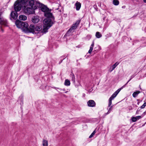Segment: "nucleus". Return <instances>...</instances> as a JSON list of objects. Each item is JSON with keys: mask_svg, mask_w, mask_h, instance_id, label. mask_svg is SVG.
Here are the masks:
<instances>
[{"mask_svg": "<svg viewBox=\"0 0 146 146\" xmlns=\"http://www.w3.org/2000/svg\"><path fill=\"white\" fill-rule=\"evenodd\" d=\"M15 25L17 27L19 28H21L25 33H34V29L35 26L33 24L30 25L29 27L28 24L20 20L17 19L15 22Z\"/></svg>", "mask_w": 146, "mask_h": 146, "instance_id": "f257e3e1", "label": "nucleus"}, {"mask_svg": "<svg viewBox=\"0 0 146 146\" xmlns=\"http://www.w3.org/2000/svg\"><path fill=\"white\" fill-rule=\"evenodd\" d=\"M44 17L45 18L43 21V31H45V32H48V30L55 23L56 21L53 14Z\"/></svg>", "mask_w": 146, "mask_h": 146, "instance_id": "f03ea898", "label": "nucleus"}, {"mask_svg": "<svg viewBox=\"0 0 146 146\" xmlns=\"http://www.w3.org/2000/svg\"><path fill=\"white\" fill-rule=\"evenodd\" d=\"M36 6L40 8V10L44 12V16L52 14L51 13L52 10L49 9L46 5L41 4L39 2H36Z\"/></svg>", "mask_w": 146, "mask_h": 146, "instance_id": "7ed1b4c3", "label": "nucleus"}, {"mask_svg": "<svg viewBox=\"0 0 146 146\" xmlns=\"http://www.w3.org/2000/svg\"><path fill=\"white\" fill-rule=\"evenodd\" d=\"M35 27V28H33L34 29V33L33 34H36L38 38L43 35L44 34H45L47 32H45V31L44 30V28L42 29V25L38 24V25H35L33 24Z\"/></svg>", "mask_w": 146, "mask_h": 146, "instance_id": "20e7f679", "label": "nucleus"}, {"mask_svg": "<svg viewBox=\"0 0 146 146\" xmlns=\"http://www.w3.org/2000/svg\"><path fill=\"white\" fill-rule=\"evenodd\" d=\"M28 0H17L15 2L14 6H16L18 10H21L22 7L25 8L28 6Z\"/></svg>", "mask_w": 146, "mask_h": 146, "instance_id": "39448f33", "label": "nucleus"}, {"mask_svg": "<svg viewBox=\"0 0 146 146\" xmlns=\"http://www.w3.org/2000/svg\"><path fill=\"white\" fill-rule=\"evenodd\" d=\"M14 11H12L10 15L9 18L11 21L17 20L18 16L17 12L20 10H18V8L16 6H14Z\"/></svg>", "mask_w": 146, "mask_h": 146, "instance_id": "423d86ee", "label": "nucleus"}, {"mask_svg": "<svg viewBox=\"0 0 146 146\" xmlns=\"http://www.w3.org/2000/svg\"><path fill=\"white\" fill-rule=\"evenodd\" d=\"M37 9L36 5L35 6H34V7H25L24 10L25 13L28 14H33L35 12L34 10Z\"/></svg>", "mask_w": 146, "mask_h": 146, "instance_id": "0eeeda50", "label": "nucleus"}, {"mask_svg": "<svg viewBox=\"0 0 146 146\" xmlns=\"http://www.w3.org/2000/svg\"><path fill=\"white\" fill-rule=\"evenodd\" d=\"M81 21V19L77 20L75 23L73 24L71 27L69 29V31H71L72 32H74V31L78 27V25L80 23Z\"/></svg>", "mask_w": 146, "mask_h": 146, "instance_id": "6e6552de", "label": "nucleus"}, {"mask_svg": "<svg viewBox=\"0 0 146 146\" xmlns=\"http://www.w3.org/2000/svg\"><path fill=\"white\" fill-rule=\"evenodd\" d=\"M88 106L90 107H94L96 105V103L93 100H90L87 102Z\"/></svg>", "mask_w": 146, "mask_h": 146, "instance_id": "1a4fd4ad", "label": "nucleus"}, {"mask_svg": "<svg viewBox=\"0 0 146 146\" xmlns=\"http://www.w3.org/2000/svg\"><path fill=\"white\" fill-rule=\"evenodd\" d=\"M39 21V17L38 16H34L33 17L32 19V22L34 23H35L34 24L35 25H36L35 23H38Z\"/></svg>", "mask_w": 146, "mask_h": 146, "instance_id": "9d476101", "label": "nucleus"}, {"mask_svg": "<svg viewBox=\"0 0 146 146\" xmlns=\"http://www.w3.org/2000/svg\"><path fill=\"white\" fill-rule=\"evenodd\" d=\"M36 2H38L37 1H36L35 3ZM35 1L34 0H28V5H29L31 7H33V5L34 6H35L36 3H35Z\"/></svg>", "mask_w": 146, "mask_h": 146, "instance_id": "9b49d317", "label": "nucleus"}, {"mask_svg": "<svg viewBox=\"0 0 146 146\" xmlns=\"http://www.w3.org/2000/svg\"><path fill=\"white\" fill-rule=\"evenodd\" d=\"M75 6L76 7V9L77 11H79L81 7V4L80 2L77 1L75 4Z\"/></svg>", "mask_w": 146, "mask_h": 146, "instance_id": "f8f14e48", "label": "nucleus"}, {"mask_svg": "<svg viewBox=\"0 0 146 146\" xmlns=\"http://www.w3.org/2000/svg\"><path fill=\"white\" fill-rule=\"evenodd\" d=\"M119 64V62H117L113 64L112 66L110 68V72H112L114 69Z\"/></svg>", "mask_w": 146, "mask_h": 146, "instance_id": "ddd939ff", "label": "nucleus"}, {"mask_svg": "<svg viewBox=\"0 0 146 146\" xmlns=\"http://www.w3.org/2000/svg\"><path fill=\"white\" fill-rule=\"evenodd\" d=\"M120 91V90H117L113 93L110 97L113 99L117 96Z\"/></svg>", "mask_w": 146, "mask_h": 146, "instance_id": "4468645a", "label": "nucleus"}, {"mask_svg": "<svg viewBox=\"0 0 146 146\" xmlns=\"http://www.w3.org/2000/svg\"><path fill=\"white\" fill-rule=\"evenodd\" d=\"M19 18L20 20L25 21L27 19V17L25 15H21L19 16Z\"/></svg>", "mask_w": 146, "mask_h": 146, "instance_id": "2eb2a0df", "label": "nucleus"}, {"mask_svg": "<svg viewBox=\"0 0 146 146\" xmlns=\"http://www.w3.org/2000/svg\"><path fill=\"white\" fill-rule=\"evenodd\" d=\"M94 45V41H93L92 43L90 46V49L88 51V52L89 54H91V53L92 52V51L93 49V48Z\"/></svg>", "mask_w": 146, "mask_h": 146, "instance_id": "dca6fc26", "label": "nucleus"}, {"mask_svg": "<svg viewBox=\"0 0 146 146\" xmlns=\"http://www.w3.org/2000/svg\"><path fill=\"white\" fill-rule=\"evenodd\" d=\"M73 32H72L71 31H69V29L68 31L64 35V36H69L72 35V33Z\"/></svg>", "mask_w": 146, "mask_h": 146, "instance_id": "f3484780", "label": "nucleus"}, {"mask_svg": "<svg viewBox=\"0 0 146 146\" xmlns=\"http://www.w3.org/2000/svg\"><path fill=\"white\" fill-rule=\"evenodd\" d=\"M141 93V92L140 91H137L136 92H135L132 95L133 97L135 98L140 93Z\"/></svg>", "mask_w": 146, "mask_h": 146, "instance_id": "a211bd4d", "label": "nucleus"}, {"mask_svg": "<svg viewBox=\"0 0 146 146\" xmlns=\"http://www.w3.org/2000/svg\"><path fill=\"white\" fill-rule=\"evenodd\" d=\"M70 81L68 79H66L65 80L64 84L66 86H69L70 85Z\"/></svg>", "mask_w": 146, "mask_h": 146, "instance_id": "6ab92c4d", "label": "nucleus"}, {"mask_svg": "<svg viewBox=\"0 0 146 146\" xmlns=\"http://www.w3.org/2000/svg\"><path fill=\"white\" fill-rule=\"evenodd\" d=\"M96 36L97 38H100L102 36V35L99 32H97L96 33Z\"/></svg>", "mask_w": 146, "mask_h": 146, "instance_id": "aec40b11", "label": "nucleus"}, {"mask_svg": "<svg viewBox=\"0 0 146 146\" xmlns=\"http://www.w3.org/2000/svg\"><path fill=\"white\" fill-rule=\"evenodd\" d=\"M113 4L115 5H117L119 3V2L118 0H113Z\"/></svg>", "mask_w": 146, "mask_h": 146, "instance_id": "412c9836", "label": "nucleus"}, {"mask_svg": "<svg viewBox=\"0 0 146 146\" xmlns=\"http://www.w3.org/2000/svg\"><path fill=\"white\" fill-rule=\"evenodd\" d=\"M1 22H2V24L5 26H7L8 24L7 21L6 20H3L2 21L1 19Z\"/></svg>", "mask_w": 146, "mask_h": 146, "instance_id": "4be33fe9", "label": "nucleus"}, {"mask_svg": "<svg viewBox=\"0 0 146 146\" xmlns=\"http://www.w3.org/2000/svg\"><path fill=\"white\" fill-rule=\"evenodd\" d=\"M43 145L47 146L48 145V142L47 140L43 139Z\"/></svg>", "mask_w": 146, "mask_h": 146, "instance_id": "5701e85b", "label": "nucleus"}, {"mask_svg": "<svg viewBox=\"0 0 146 146\" xmlns=\"http://www.w3.org/2000/svg\"><path fill=\"white\" fill-rule=\"evenodd\" d=\"M70 75L72 76V81L73 82H75V76H74V74H73V73H71Z\"/></svg>", "mask_w": 146, "mask_h": 146, "instance_id": "b1692460", "label": "nucleus"}, {"mask_svg": "<svg viewBox=\"0 0 146 146\" xmlns=\"http://www.w3.org/2000/svg\"><path fill=\"white\" fill-rule=\"evenodd\" d=\"M113 99L110 97L109 99L108 106L110 107L112 104V100Z\"/></svg>", "mask_w": 146, "mask_h": 146, "instance_id": "393cba45", "label": "nucleus"}, {"mask_svg": "<svg viewBox=\"0 0 146 146\" xmlns=\"http://www.w3.org/2000/svg\"><path fill=\"white\" fill-rule=\"evenodd\" d=\"M96 133V129L93 131V132L92 133L91 135L89 136V138H91L93 137L94 135Z\"/></svg>", "mask_w": 146, "mask_h": 146, "instance_id": "a878e982", "label": "nucleus"}, {"mask_svg": "<svg viewBox=\"0 0 146 146\" xmlns=\"http://www.w3.org/2000/svg\"><path fill=\"white\" fill-rule=\"evenodd\" d=\"M23 96L21 95L19 97L18 100L20 101V102H22L23 101Z\"/></svg>", "mask_w": 146, "mask_h": 146, "instance_id": "bb28decb", "label": "nucleus"}, {"mask_svg": "<svg viewBox=\"0 0 146 146\" xmlns=\"http://www.w3.org/2000/svg\"><path fill=\"white\" fill-rule=\"evenodd\" d=\"M112 33H110L107 34L106 35V39H107V38H108L109 37H110L112 36Z\"/></svg>", "mask_w": 146, "mask_h": 146, "instance_id": "cd10ccee", "label": "nucleus"}, {"mask_svg": "<svg viewBox=\"0 0 146 146\" xmlns=\"http://www.w3.org/2000/svg\"><path fill=\"white\" fill-rule=\"evenodd\" d=\"M131 120L133 122H135L137 121L136 117H132Z\"/></svg>", "mask_w": 146, "mask_h": 146, "instance_id": "c85d7f7f", "label": "nucleus"}, {"mask_svg": "<svg viewBox=\"0 0 146 146\" xmlns=\"http://www.w3.org/2000/svg\"><path fill=\"white\" fill-rule=\"evenodd\" d=\"M68 54H65L63 56H61L60 58V59H61V58H63L64 57H67L68 56Z\"/></svg>", "mask_w": 146, "mask_h": 146, "instance_id": "c756f323", "label": "nucleus"}, {"mask_svg": "<svg viewBox=\"0 0 146 146\" xmlns=\"http://www.w3.org/2000/svg\"><path fill=\"white\" fill-rule=\"evenodd\" d=\"M143 117L142 116H138L136 117V119L137 120H138L139 119H141L142 117Z\"/></svg>", "mask_w": 146, "mask_h": 146, "instance_id": "7c9ffc66", "label": "nucleus"}, {"mask_svg": "<svg viewBox=\"0 0 146 146\" xmlns=\"http://www.w3.org/2000/svg\"><path fill=\"white\" fill-rule=\"evenodd\" d=\"M128 37H127L124 36L122 37V39L123 40V41H125V40Z\"/></svg>", "mask_w": 146, "mask_h": 146, "instance_id": "2f4dec72", "label": "nucleus"}, {"mask_svg": "<svg viewBox=\"0 0 146 146\" xmlns=\"http://www.w3.org/2000/svg\"><path fill=\"white\" fill-rule=\"evenodd\" d=\"M65 58H66V57H65V58H63L62 59V58L60 59V61H59V64H60V63H62V61L64 59H65Z\"/></svg>", "mask_w": 146, "mask_h": 146, "instance_id": "473e14b6", "label": "nucleus"}, {"mask_svg": "<svg viewBox=\"0 0 146 146\" xmlns=\"http://www.w3.org/2000/svg\"><path fill=\"white\" fill-rule=\"evenodd\" d=\"M132 105L133 107L135 108V109H137V106L136 105L134 104H133Z\"/></svg>", "mask_w": 146, "mask_h": 146, "instance_id": "72a5a7b5", "label": "nucleus"}, {"mask_svg": "<svg viewBox=\"0 0 146 146\" xmlns=\"http://www.w3.org/2000/svg\"><path fill=\"white\" fill-rule=\"evenodd\" d=\"M112 107H113V106H110V107L109 108L108 111L110 112L111 111V109H112Z\"/></svg>", "mask_w": 146, "mask_h": 146, "instance_id": "f704fd0d", "label": "nucleus"}, {"mask_svg": "<svg viewBox=\"0 0 146 146\" xmlns=\"http://www.w3.org/2000/svg\"><path fill=\"white\" fill-rule=\"evenodd\" d=\"M126 85H125V84L123 86H122L121 88L118 89V90H120V91L123 88L125 87Z\"/></svg>", "mask_w": 146, "mask_h": 146, "instance_id": "c9c22d12", "label": "nucleus"}, {"mask_svg": "<svg viewBox=\"0 0 146 146\" xmlns=\"http://www.w3.org/2000/svg\"><path fill=\"white\" fill-rule=\"evenodd\" d=\"M136 75V74H134L132 75L130 77V80H131Z\"/></svg>", "mask_w": 146, "mask_h": 146, "instance_id": "e433bc0d", "label": "nucleus"}, {"mask_svg": "<svg viewBox=\"0 0 146 146\" xmlns=\"http://www.w3.org/2000/svg\"><path fill=\"white\" fill-rule=\"evenodd\" d=\"M146 114V111L143 113L141 115V116H142V117H143Z\"/></svg>", "mask_w": 146, "mask_h": 146, "instance_id": "4c0bfd02", "label": "nucleus"}, {"mask_svg": "<svg viewBox=\"0 0 146 146\" xmlns=\"http://www.w3.org/2000/svg\"><path fill=\"white\" fill-rule=\"evenodd\" d=\"M87 36L88 37V40H89L91 37L90 35H88Z\"/></svg>", "mask_w": 146, "mask_h": 146, "instance_id": "58836bf2", "label": "nucleus"}, {"mask_svg": "<svg viewBox=\"0 0 146 146\" xmlns=\"http://www.w3.org/2000/svg\"><path fill=\"white\" fill-rule=\"evenodd\" d=\"M142 109L140 107H139L137 110H138V111L139 112H141V110Z\"/></svg>", "mask_w": 146, "mask_h": 146, "instance_id": "ea45409f", "label": "nucleus"}, {"mask_svg": "<svg viewBox=\"0 0 146 146\" xmlns=\"http://www.w3.org/2000/svg\"><path fill=\"white\" fill-rule=\"evenodd\" d=\"M53 88H54V89H56V88L55 87H52ZM58 88V89H59V90H62V89H61V88Z\"/></svg>", "mask_w": 146, "mask_h": 146, "instance_id": "a19ab883", "label": "nucleus"}, {"mask_svg": "<svg viewBox=\"0 0 146 146\" xmlns=\"http://www.w3.org/2000/svg\"><path fill=\"white\" fill-rule=\"evenodd\" d=\"M2 14V13L0 12V23H1V16Z\"/></svg>", "mask_w": 146, "mask_h": 146, "instance_id": "79ce46f5", "label": "nucleus"}, {"mask_svg": "<svg viewBox=\"0 0 146 146\" xmlns=\"http://www.w3.org/2000/svg\"><path fill=\"white\" fill-rule=\"evenodd\" d=\"M145 106L143 105L140 107L141 109H143L145 108Z\"/></svg>", "mask_w": 146, "mask_h": 146, "instance_id": "37998d69", "label": "nucleus"}, {"mask_svg": "<svg viewBox=\"0 0 146 146\" xmlns=\"http://www.w3.org/2000/svg\"><path fill=\"white\" fill-rule=\"evenodd\" d=\"M110 113V112L109 111H108V112L107 113H105V115H108V114H109Z\"/></svg>", "mask_w": 146, "mask_h": 146, "instance_id": "c03bdc74", "label": "nucleus"}, {"mask_svg": "<svg viewBox=\"0 0 146 146\" xmlns=\"http://www.w3.org/2000/svg\"><path fill=\"white\" fill-rule=\"evenodd\" d=\"M131 80H130V79L125 84V85H127Z\"/></svg>", "mask_w": 146, "mask_h": 146, "instance_id": "a18cd8bd", "label": "nucleus"}, {"mask_svg": "<svg viewBox=\"0 0 146 146\" xmlns=\"http://www.w3.org/2000/svg\"><path fill=\"white\" fill-rule=\"evenodd\" d=\"M139 112V111H138V110H137V111H136V114H138Z\"/></svg>", "mask_w": 146, "mask_h": 146, "instance_id": "49530a36", "label": "nucleus"}, {"mask_svg": "<svg viewBox=\"0 0 146 146\" xmlns=\"http://www.w3.org/2000/svg\"><path fill=\"white\" fill-rule=\"evenodd\" d=\"M125 5L123 6L122 7V8L123 9H125Z\"/></svg>", "mask_w": 146, "mask_h": 146, "instance_id": "de8ad7c7", "label": "nucleus"}, {"mask_svg": "<svg viewBox=\"0 0 146 146\" xmlns=\"http://www.w3.org/2000/svg\"><path fill=\"white\" fill-rule=\"evenodd\" d=\"M94 8L96 9V8L97 7V6L96 5H94Z\"/></svg>", "mask_w": 146, "mask_h": 146, "instance_id": "09e8293b", "label": "nucleus"}, {"mask_svg": "<svg viewBox=\"0 0 146 146\" xmlns=\"http://www.w3.org/2000/svg\"><path fill=\"white\" fill-rule=\"evenodd\" d=\"M143 105H144L145 106H146V102H145Z\"/></svg>", "mask_w": 146, "mask_h": 146, "instance_id": "8fccbe9b", "label": "nucleus"}, {"mask_svg": "<svg viewBox=\"0 0 146 146\" xmlns=\"http://www.w3.org/2000/svg\"><path fill=\"white\" fill-rule=\"evenodd\" d=\"M82 96L83 97H85V94L83 93L82 94Z\"/></svg>", "mask_w": 146, "mask_h": 146, "instance_id": "3c124183", "label": "nucleus"}, {"mask_svg": "<svg viewBox=\"0 0 146 146\" xmlns=\"http://www.w3.org/2000/svg\"><path fill=\"white\" fill-rule=\"evenodd\" d=\"M133 109V108L132 107H131V108H130L129 110H131Z\"/></svg>", "mask_w": 146, "mask_h": 146, "instance_id": "603ef678", "label": "nucleus"}, {"mask_svg": "<svg viewBox=\"0 0 146 146\" xmlns=\"http://www.w3.org/2000/svg\"><path fill=\"white\" fill-rule=\"evenodd\" d=\"M98 50H94V52H98Z\"/></svg>", "mask_w": 146, "mask_h": 146, "instance_id": "864d4df0", "label": "nucleus"}, {"mask_svg": "<svg viewBox=\"0 0 146 146\" xmlns=\"http://www.w3.org/2000/svg\"><path fill=\"white\" fill-rule=\"evenodd\" d=\"M143 1L144 3H146V0H143Z\"/></svg>", "mask_w": 146, "mask_h": 146, "instance_id": "5fc2aeb1", "label": "nucleus"}, {"mask_svg": "<svg viewBox=\"0 0 146 146\" xmlns=\"http://www.w3.org/2000/svg\"><path fill=\"white\" fill-rule=\"evenodd\" d=\"M140 103V102H138L137 103V104L138 105H139V104Z\"/></svg>", "mask_w": 146, "mask_h": 146, "instance_id": "6e6d98bb", "label": "nucleus"}, {"mask_svg": "<svg viewBox=\"0 0 146 146\" xmlns=\"http://www.w3.org/2000/svg\"><path fill=\"white\" fill-rule=\"evenodd\" d=\"M137 101H139V99H137Z\"/></svg>", "mask_w": 146, "mask_h": 146, "instance_id": "4d7b16f0", "label": "nucleus"}, {"mask_svg": "<svg viewBox=\"0 0 146 146\" xmlns=\"http://www.w3.org/2000/svg\"><path fill=\"white\" fill-rule=\"evenodd\" d=\"M1 30H2V32H3V29H1Z\"/></svg>", "mask_w": 146, "mask_h": 146, "instance_id": "13d9d810", "label": "nucleus"}, {"mask_svg": "<svg viewBox=\"0 0 146 146\" xmlns=\"http://www.w3.org/2000/svg\"><path fill=\"white\" fill-rule=\"evenodd\" d=\"M145 31L146 32V27L145 28Z\"/></svg>", "mask_w": 146, "mask_h": 146, "instance_id": "bf43d9fd", "label": "nucleus"}, {"mask_svg": "<svg viewBox=\"0 0 146 146\" xmlns=\"http://www.w3.org/2000/svg\"><path fill=\"white\" fill-rule=\"evenodd\" d=\"M130 40H131V38H130Z\"/></svg>", "mask_w": 146, "mask_h": 146, "instance_id": "052dcab7", "label": "nucleus"}, {"mask_svg": "<svg viewBox=\"0 0 146 146\" xmlns=\"http://www.w3.org/2000/svg\"><path fill=\"white\" fill-rule=\"evenodd\" d=\"M43 146H47L43 145Z\"/></svg>", "mask_w": 146, "mask_h": 146, "instance_id": "680f3d73", "label": "nucleus"}]
</instances>
